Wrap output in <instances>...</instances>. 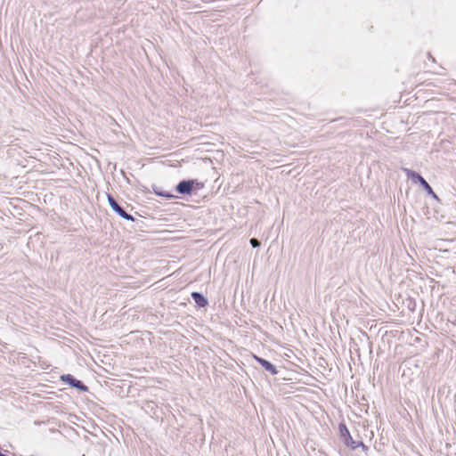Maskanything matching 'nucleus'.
<instances>
[{
	"mask_svg": "<svg viewBox=\"0 0 456 456\" xmlns=\"http://www.w3.org/2000/svg\"><path fill=\"white\" fill-rule=\"evenodd\" d=\"M157 194H159V195H160V196L170 197V195H169V194H163V193H159V192H157Z\"/></svg>",
	"mask_w": 456,
	"mask_h": 456,
	"instance_id": "9",
	"label": "nucleus"
},
{
	"mask_svg": "<svg viewBox=\"0 0 456 456\" xmlns=\"http://www.w3.org/2000/svg\"><path fill=\"white\" fill-rule=\"evenodd\" d=\"M428 58H431V57H432V55L428 53Z\"/></svg>",
	"mask_w": 456,
	"mask_h": 456,
	"instance_id": "10",
	"label": "nucleus"
},
{
	"mask_svg": "<svg viewBox=\"0 0 456 456\" xmlns=\"http://www.w3.org/2000/svg\"><path fill=\"white\" fill-rule=\"evenodd\" d=\"M249 242L253 248H258L261 244L260 241L256 238L250 239Z\"/></svg>",
	"mask_w": 456,
	"mask_h": 456,
	"instance_id": "8",
	"label": "nucleus"
},
{
	"mask_svg": "<svg viewBox=\"0 0 456 456\" xmlns=\"http://www.w3.org/2000/svg\"><path fill=\"white\" fill-rule=\"evenodd\" d=\"M339 430L341 436L344 438V442L346 446H350L352 449H356L359 446H362L363 449H367L365 444L362 442H355L352 436H350V433L346 427L345 424L339 425Z\"/></svg>",
	"mask_w": 456,
	"mask_h": 456,
	"instance_id": "2",
	"label": "nucleus"
},
{
	"mask_svg": "<svg viewBox=\"0 0 456 456\" xmlns=\"http://www.w3.org/2000/svg\"><path fill=\"white\" fill-rule=\"evenodd\" d=\"M0 456H6V455L0 452Z\"/></svg>",
	"mask_w": 456,
	"mask_h": 456,
	"instance_id": "11",
	"label": "nucleus"
},
{
	"mask_svg": "<svg viewBox=\"0 0 456 456\" xmlns=\"http://www.w3.org/2000/svg\"><path fill=\"white\" fill-rule=\"evenodd\" d=\"M191 298L200 307H205L208 305V299L200 292H192L191 294Z\"/></svg>",
	"mask_w": 456,
	"mask_h": 456,
	"instance_id": "7",
	"label": "nucleus"
},
{
	"mask_svg": "<svg viewBox=\"0 0 456 456\" xmlns=\"http://www.w3.org/2000/svg\"><path fill=\"white\" fill-rule=\"evenodd\" d=\"M255 359L266 371L273 375L277 374L276 367L272 362L258 356H255Z\"/></svg>",
	"mask_w": 456,
	"mask_h": 456,
	"instance_id": "6",
	"label": "nucleus"
},
{
	"mask_svg": "<svg viewBox=\"0 0 456 456\" xmlns=\"http://www.w3.org/2000/svg\"><path fill=\"white\" fill-rule=\"evenodd\" d=\"M61 381L69 384L70 387L78 389L79 391L86 392L88 387L80 380L77 379L71 374L62 375L61 377Z\"/></svg>",
	"mask_w": 456,
	"mask_h": 456,
	"instance_id": "4",
	"label": "nucleus"
},
{
	"mask_svg": "<svg viewBox=\"0 0 456 456\" xmlns=\"http://www.w3.org/2000/svg\"><path fill=\"white\" fill-rule=\"evenodd\" d=\"M194 183L195 182L193 180H183L178 183L175 190L180 194H191Z\"/></svg>",
	"mask_w": 456,
	"mask_h": 456,
	"instance_id": "5",
	"label": "nucleus"
},
{
	"mask_svg": "<svg viewBox=\"0 0 456 456\" xmlns=\"http://www.w3.org/2000/svg\"><path fill=\"white\" fill-rule=\"evenodd\" d=\"M107 198H108V202H109V205L110 207V208L116 212L120 217L126 219V220H129V221H134V217L131 214H128L117 201L116 200L113 198V196H111L110 194H108L107 195Z\"/></svg>",
	"mask_w": 456,
	"mask_h": 456,
	"instance_id": "3",
	"label": "nucleus"
},
{
	"mask_svg": "<svg viewBox=\"0 0 456 456\" xmlns=\"http://www.w3.org/2000/svg\"><path fill=\"white\" fill-rule=\"evenodd\" d=\"M404 172L408 178H411L415 183H419V184L423 187V189L428 192V194L431 195L433 198L437 199L436 194L434 192L432 187L428 184V183L417 172L412 171L411 169L405 168Z\"/></svg>",
	"mask_w": 456,
	"mask_h": 456,
	"instance_id": "1",
	"label": "nucleus"
}]
</instances>
